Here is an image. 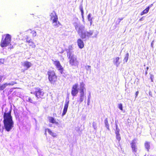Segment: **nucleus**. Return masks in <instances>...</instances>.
I'll use <instances>...</instances> for the list:
<instances>
[{"label":"nucleus","instance_id":"f257e3e1","mask_svg":"<svg viewBox=\"0 0 156 156\" xmlns=\"http://www.w3.org/2000/svg\"><path fill=\"white\" fill-rule=\"evenodd\" d=\"M8 108H6L5 109V111L4 114V120L3 122L4 123V128L7 132L11 131L14 127V122L13 121L12 117L11 115L10 112L7 113L6 110Z\"/></svg>","mask_w":156,"mask_h":156},{"label":"nucleus","instance_id":"f03ea898","mask_svg":"<svg viewBox=\"0 0 156 156\" xmlns=\"http://www.w3.org/2000/svg\"><path fill=\"white\" fill-rule=\"evenodd\" d=\"M44 93L43 91L40 88H36L35 89V91L34 92V94L35 95L36 97L31 98L27 97V100L30 102L35 104L37 102L35 101L36 100L39 98L42 99Z\"/></svg>","mask_w":156,"mask_h":156},{"label":"nucleus","instance_id":"7ed1b4c3","mask_svg":"<svg viewBox=\"0 0 156 156\" xmlns=\"http://www.w3.org/2000/svg\"><path fill=\"white\" fill-rule=\"evenodd\" d=\"M67 56L69 59V63L72 66L76 67L78 66L79 62L76 56L73 53L72 51H67Z\"/></svg>","mask_w":156,"mask_h":156},{"label":"nucleus","instance_id":"20e7f679","mask_svg":"<svg viewBox=\"0 0 156 156\" xmlns=\"http://www.w3.org/2000/svg\"><path fill=\"white\" fill-rule=\"evenodd\" d=\"M85 86V84L83 81L80 82L79 98V99L77 101L80 102V103L83 102L84 99L86 98V96L85 92L86 90V89Z\"/></svg>","mask_w":156,"mask_h":156},{"label":"nucleus","instance_id":"39448f33","mask_svg":"<svg viewBox=\"0 0 156 156\" xmlns=\"http://www.w3.org/2000/svg\"><path fill=\"white\" fill-rule=\"evenodd\" d=\"M94 31L93 30H89L88 31H87L86 30L84 31L82 34L80 35V37L83 39H88L89 38L92 37V38L96 37L98 34V32H96L93 36Z\"/></svg>","mask_w":156,"mask_h":156},{"label":"nucleus","instance_id":"423d86ee","mask_svg":"<svg viewBox=\"0 0 156 156\" xmlns=\"http://www.w3.org/2000/svg\"><path fill=\"white\" fill-rule=\"evenodd\" d=\"M11 37L9 34L3 35L1 43V46L4 47L9 45L11 43Z\"/></svg>","mask_w":156,"mask_h":156},{"label":"nucleus","instance_id":"0eeeda50","mask_svg":"<svg viewBox=\"0 0 156 156\" xmlns=\"http://www.w3.org/2000/svg\"><path fill=\"white\" fill-rule=\"evenodd\" d=\"M73 25L76 32L80 36L85 30V26L79 22L74 23Z\"/></svg>","mask_w":156,"mask_h":156},{"label":"nucleus","instance_id":"6e6552de","mask_svg":"<svg viewBox=\"0 0 156 156\" xmlns=\"http://www.w3.org/2000/svg\"><path fill=\"white\" fill-rule=\"evenodd\" d=\"M130 145L132 148V152L135 155H136L138 154L139 151L136 140L135 139L133 140L130 144Z\"/></svg>","mask_w":156,"mask_h":156},{"label":"nucleus","instance_id":"1a4fd4ad","mask_svg":"<svg viewBox=\"0 0 156 156\" xmlns=\"http://www.w3.org/2000/svg\"><path fill=\"white\" fill-rule=\"evenodd\" d=\"M80 84L79 86L77 83L74 84L72 87L71 94L72 96L74 97L76 96L78 93V91H80Z\"/></svg>","mask_w":156,"mask_h":156},{"label":"nucleus","instance_id":"9d476101","mask_svg":"<svg viewBox=\"0 0 156 156\" xmlns=\"http://www.w3.org/2000/svg\"><path fill=\"white\" fill-rule=\"evenodd\" d=\"M48 79L51 83H54L57 80V76L54 71H49L48 72Z\"/></svg>","mask_w":156,"mask_h":156},{"label":"nucleus","instance_id":"9b49d317","mask_svg":"<svg viewBox=\"0 0 156 156\" xmlns=\"http://www.w3.org/2000/svg\"><path fill=\"white\" fill-rule=\"evenodd\" d=\"M53 64L56 66V69L62 74L63 69L61 65L60 62L58 61H54Z\"/></svg>","mask_w":156,"mask_h":156},{"label":"nucleus","instance_id":"f8f14e48","mask_svg":"<svg viewBox=\"0 0 156 156\" xmlns=\"http://www.w3.org/2000/svg\"><path fill=\"white\" fill-rule=\"evenodd\" d=\"M22 65L26 68V70H27L32 66L33 64L30 62L26 61L22 62Z\"/></svg>","mask_w":156,"mask_h":156},{"label":"nucleus","instance_id":"ddd939ff","mask_svg":"<svg viewBox=\"0 0 156 156\" xmlns=\"http://www.w3.org/2000/svg\"><path fill=\"white\" fill-rule=\"evenodd\" d=\"M69 103V101L66 100L65 102V104L63 110V112L62 114V116L64 115L67 112V109L68 107Z\"/></svg>","mask_w":156,"mask_h":156},{"label":"nucleus","instance_id":"4468645a","mask_svg":"<svg viewBox=\"0 0 156 156\" xmlns=\"http://www.w3.org/2000/svg\"><path fill=\"white\" fill-rule=\"evenodd\" d=\"M50 19L52 20V21L58 20V16L55 11H53L50 14Z\"/></svg>","mask_w":156,"mask_h":156},{"label":"nucleus","instance_id":"2eb2a0df","mask_svg":"<svg viewBox=\"0 0 156 156\" xmlns=\"http://www.w3.org/2000/svg\"><path fill=\"white\" fill-rule=\"evenodd\" d=\"M77 43L79 47L81 49L83 48L84 44L83 41L81 39H79L77 41Z\"/></svg>","mask_w":156,"mask_h":156},{"label":"nucleus","instance_id":"dca6fc26","mask_svg":"<svg viewBox=\"0 0 156 156\" xmlns=\"http://www.w3.org/2000/svg\"><path fill=\"white\" fill-rule=\"evenodd\" d=\"M14 84V82H12L11 83H5L1 86H0V90H3L7 86L10 85H13Z\"/></svg>","mask_w":156,"mask_h":156},{"label":"nucleus","instance_id":"f3484780","mask_svg":"<svg viewBox=\"0 0 156 156\" xmlns=\"http://www.w3.org/2000/svg\"><path fill=\"white\" fill-rule=\"evenodd\" d=\"M113 62L114 65H115L116 67H118L121 62L119 61V57H117L115 58Z\"/></svg>","mask_w":156,"mask_h":156},{"label":"nucleus","instance_id":"a211bd4d","mask_svg":"<svg viewBox=\"0 0 156 156\" xmlns=\"http://www.w3.org/2000/svg\"><path fill=\"white\" fill-rule=\"evenodd\" d=\"M47 131L51 136L53 137H56L57 136V134L56 133L52 132L51 129H45V132Z\"/></svg>","mask_w":156,"mask_h":156},{"label":"nucleus","instance_id":"6ab92c4d","mask_svg":"<svg viewBox=\"0 0 156 156\" xmlns=\"http://www.w3.org/2000/svg\"><path fill=\"white\" fill-rule=\"evenodd\" d=\"M47 131L51 136L53 137H56L57 136V134L56 133L52 132L51 129H45V132Z\"/></svg>","mask_w":156,"mask_h":156},{"label":"nucleus","instance_id":"aec40b11","mask_svg":"<svg viewBox=\"0 0 156 156\" xmlns=\"http://www.w3.org/2000/svg\"><path fill=\"white\" fill-rule=\"evenodd\" d=\"M52 23L53 26L55 27H58L61 25V24L58 21V20L52 21Z\"/></svg>","mask_w":156,"mask_h":156},{"label":"nucleus","instance_id":"412c9836","mask_svg":"<svg viewBox=\"0 0 156 156\" xmlns=\"http://www.w3.org/2000/svg\"><path fill=\"white\" fill-rule=\"evenodd\" d=\"M151 143L150 142L146 141L144 144V146L147 151H149L150 148Z\"/></svg>","mask_w":156,"mask_h":156},{"label":"nucleus","instance_id":"4be33fe9","mask_svg":"<svg viewBox=\"0 0 156 156\" xmlns=\"http://www.w3.org/2000/svg\"><path fill=\"white\" fill-rule=\"evenodd\" d=\"M49 121L50 122L55 124H58V122H56L55 119L52 117H49L48 118Z\"/></svg>","mask_w":156,"mask_h":156},{"label":"nucleus","instance_id":"5701e85b","mask_svg":"<svg viewBox=\"0 0 156 156\" xmlns=\"http://www.w3.org/2000/svg\"><path fill=\"white\" fill-rule=\"evenodd\" d=\"M150 8V6H148L142 12H141V13H140V15L141 16H142L144 14L147 13L149 10Z\"/></svg>","mask_w":156,"mask_h":156},{"label":"nucleus","instance_id":"b1692460","mask_svg":"<svg viewBox=\"0 0 156 156\" xmlns=\"http://www.w3.org/2000/svg\"><path fill=\"white\" fill-rule=\"evenodd\" d=\"M88 20L90 21V25L92 24V18L91 17V14H89L88 16Z\"/></svg>","mask_w":156,"mask_h":156},{"label":"nucleus","instance_id":"393cba45","mask_svg":"<svg viewBox=\"0 0 156 156\" xmlns=\"http://www.w3.org/2000/svg\"><path fill=\"white\" fill-rule=\"evenodd\" d=\"M28 44L29 45L30 47L32 48H34L36 47V45L35 44L33 41L30 43Z\"/></svg>","mask_w":156,"mask_h":156},{"label":"nucleus","instance_id":"a878e982","mask_svg":"<svg viewBox=\"0 0 156 156\" xmlns=\"http://www.w3.org/2000/svg\"><path fill=\"white\" fill-rule=\"evenodd\" d=\"M105 123L106 127L109 129V125L108 123V119L106 118L105 120Z\"/></svg>","mask_w":156,"mask_h":156},{"label":"nucleus","instance_id":"bb28decb","mask_svg":"<svg viewBox=\"0 0 156 156\" xmlns=\"http://www.w3.org/2000/svg\"><path fill=\"white\" fill-rule=\"evenodd\" d=\"M123 18H119L115 22V24H116V25H119V24L121 21V20H123Z\"/></svg>","mask_w":156,"mask_h":156},{"label":"nucleus","instance_id":"cd10ccee","mask_svg":"<svg viewBox=\"0 0 156 156\" xmlns=\"http://www.w3.org/2000/svg\"><path fill=\"white\" fill-rule=\"evenodd\" d=\"M116 137L117 140H118V143L119 144V141L121 139L120 134L116 135Z\"/></svg>","mask_w":156,"mask_h":156},{"label":"nucleus","instance_id":"c85d7f7f","mask_svg":"<svg viewBox=\"0 0 156 156\" xmlns=\"http://www.w3.org/2000/svg\"><path fill=\"white\" fill-rule=\"evenodd\" d=\"M120 131L119 129L118 128V126L117 125H116V129L115 130V134H120L119 133Z\"/></svg>","mask_w":156,"mask_h":156},{"label":"nucleus","instance_id":"c756f323","mask_svg":"<svg viewBox=\"0 0 156 156\" xmlns=\"http://www.w3.org/2000/svg\"><path fill=\"white\" fill-rule=\"evenodd\" d=\"M129 54L127 53L126 54V56L124 59V61L126 62L128 59Z\"/></svg>","mask_w":156,"mask_h":156},{"label":"nucleus","instance_id":"7c9ffc66","mask_svg":"<svg viewBox=\"0 0 156 156\" xmlns=\"http://www.w3.org/2000/svg\"><path fill=\"white\" fill-rule=\"evenodd\" d=\"M85 69L89 71H91L90 66H87L85 67Z\"/></svg>","mask_w":156,"mask_h":156},{"label":"nucleus","instance_id":"2f4dec72","mask_svg":"<svg viewBox=\"0 0 156 156\" xmlns=\"http://www.w3.org/2000/svg\"><path fill=\"white\" fill-rule=\"evenodd\" d=\"M119 108L122 111L123 110L122 104L120 103L118 105Z\"/></svg>","mask_w":156,"mask_h":156},{"label":"nucleus","instance_id":"473e14b6","mask_svg":"<svg viewBox=\"0 0 156 156\" xmlns=\"http://www.w3.org/2000/svg\"><path fill=\"white\" fill-rule=\"evenodd\" d=\"M31 33L32 34L33 37H35L36 35V33L35 31H32L31 32Z\"/></svg>","mask_w":156,"mask_h":156},{"label":"nucleus","instance_id":"72a5a7b5","mask_svg":"<svg viewBox=\"0 0 156 156\" xmlns=\"http://www.w3.org/2000/svg\"><path fill=\"white\" fill-rule=\"evenodd\" d=\"M73 47L72 45H70L68 47V49L69 50L68 51H71V50H72L73 49Z\"/></svg>","mask_w":156,"mask_h":156},{"label":"nucleus","instance_id":"f704fd0d","mask_svg":"<svg viewBox=\"0 0 156 156\" xmlns=\"http://www.w3.org/2000/svg\"><path fill=\"white\" fill-rule=\"evenodd\" d=\"M93 127L95 129H96L97 128V124L95 122H93Z\"/></svg>","mask_w":156,"mask_h":156},{"label":"nucleus","instance_id":"c9c22d12","mask_svg":"<svg viewBox=\"0 0 156 156\" xmlns=\"http://www.w3.org/2000/svg\"><path fill=\"white\" fill-rule=\"evenodd\" d=\"M80 10L81 11L82 15V16H83V7L82 6L80 7Z\"/></svg>","mask_w":156,"mask_h":156},{"label":"nucleus","instance_id":"e433bc0d","mask_svg":"<svg viewBox=\"0 0 156 156\" xmlns=\"http://www.w3.org/2000/svg\"><path fill=\"white\" fill-rule=\"evenodd\" d=\"M26 42L27 43H28V44H29L30 43L32 42V41L31 39H30V40H26Z\"/></svg>","mask_w":156,"mask_h":156},{"label":"nucleus","instance_id":"4c0bfd02","mask_svg":"<svg viewBox=\"0 0 156 156\" xmlns=\"http://www.w3.org/2000/svg\"><path fill=\"white\" fill-rule=\"evenodd\" d=\"M1 127H2V124H1V121H0V132H2L3 131V129H2Z\"/></svg>","mask_w":156,"mask_h":156},{"label":"nucleus","instance_id":"58836bf2","mask_svg":"<svg viewBox=\"0 0 156 156\" xmlns=\"http://www.w3.org/2000/svg\"><path fill=\"white\" fill-rule=\"evenodd\" d=\"M90 94L89 95V96H88V102H90Z\"/></svg>","mask_w":156,"mask_h":156},{"label":"nucleus","instance_id":"ea45409f","mask_svg":"<svg viewBox=\"0 0 156 156\" xmlns=\"http://www.w3.org/2000/svg\"><path fill=\"white\" fill-rule=\"evenodd\" d=\"M153 78H154L153 76L152 75H151V77H150V79H151V81L152 82H153Z\"/></svg>","mask_w":156,"mask_h":156},{"label":"nucleus","instance_id":"a19ab883","mask_svg":"<svg viewBox=\"0 0 156 156\" xmlns=\"http://www.w3.org/2000/svg\"><path fill=\"white\" fill-rule=\"evenodd\" d=\"M4 62V60L2 59H0V64Z\"/></svg>","mask_w":156,"mask_h":156},{"label":"nucleus","instance_id":"79ce46f5","mask_svg":"<svg viewBox=\"0 0 156 156\" xmlns=\"http://www.w3.org/2000/svg\"><path fill=\"white\" fill-rule=\"evenodd\" d=\"M138 94H139V92L138 91H137V92H136V97H137Z\"/></svg>","mask_w":156,"mask_h":156},{"label":"nucleus","instance_id":"37998d69","mask_svg":"<svg viewBox=\"0 0 156 156\" xmlns=\"http://www.w3.org/2000/svg\"><path fill=\"white\" fill-rule=\"evenodd\" d=\"M2 77H3L2 76H0V82L1 81L2 78Z\"/></svg>","mask_w":156,"mask_h":156},{"label":"nucleus","instance_id":"c03bdc74","mask_svg":"<svg viewBox=\"0 0 156 156\" xmlns=\"http://www.w3.org/2000/svg\"><path fill=\"white\" fill-rule=\"evenodd\" d=\"M154 41H153L152 42H151V47H153V43H154Z\"/></svg>","mask_w":156,"mask_h":156},{"label":"nucleus","instance_id":"a18cd8bd","mask_svg":"<svg viewBox=\"0 0 156 156\" xmlns=\"http://www.w3.org/2000/svg\"><path fill=\"white\" fill-rule=\"evenodd\" d=\"M142 20H143V18H142H142H141L139 20H140V21H142Z\"/></svg>","mask_w":156,"mask_h":156},{"label":"nucleus","instance_id":"49530a36","mask_svg":"<svg viewBox=\"0 0 156 156\" xmlns=\"http://www.w3.org/2000/svg\"><path fill=\"white\" fill-rule=\"evenodd\" d=\"M30 39H29L28 37H27L26 39V40H30Z\"/></svg>","mask_w":156,"mask_h":156},{"label":"nucleus","instance_id":"de8ad7c7","mask_svg":"<svg viewBox=\"0 0 156 156\" xmlns=\"http://www.w3.org/2000/svg\"><path fill=\"white\" fill-rule=\"evenodd\" d=\"M148 69H149V67H147V68H146V69H147V70H146V71H147L148 70Z\"/></svg>","mask_w":156,"mask_h":156},{"label":"nucleus","instance_id":"09e8293b","mask_svg":"<svg viewBox=\"0 0 156 156\" xmlns=\"http://www.w3.org/2000/svg\"><path fill=\"white\" fill-rule=\"evenodd\" d=\"M38 156H43L41 154H39Z\"/></svg>","mask_w":156,"mask_h":156},{"label":"nucleus","instance_id":"8fccbe9b","mask_svg":"<svg viewBox=\"0 0 156 156\" xmlns=\"http://www.w3.org/2000/svg\"><path fill=\"white\" fill-rule=\"evenodd\" d=\"M13 48V45L12 46V47L10 46L9 48Z\"/></svg>","mask_w":156,"mask_h":156},{"label":"nucleus","instance_id":"3c124183","mask_svg":"<svg viewBox=\"0 0 156 156\" xmlns=\"http://www.w3.org/2000/svg\"><path fill=\"white\" fill-rule=\"evenodd\" d=\"M147 71H146V72H145V74L146 75L147 74Z\"/></svg>","mask_w":156,"mask_h":156},{"label":"nucleus","instance_id":"603ef678","mask_svg":"<svg viewBox=\"0 0 156 156\" xmlns=\"http://www.w3.org/2000/svg\"><path fill=\"white\" fill-rule=\"evenodd\" d=\"M90 102H87V104L88 105H89V104Z\"/></svg>","mask_w":156,"mask_h":156},{"label":"nucleus","instance_id":"864d4df0","mask_svg":"<svg viewBox=\"0 0 156 156\" xmlns=\"http://www.w3.org/2000/svg\"><path fill=\"white\" fill-rule=\"evenodd\" d=\"M31 94H32L33 93V92H31Z\"/></svg>","mask_w":156,"mask_h":156}]
</instances>
